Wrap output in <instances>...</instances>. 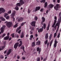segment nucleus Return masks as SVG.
Instances as JSON below:
<instances>
[{"instance_id":"obj_54","label":"nucleus","mask_w":61,"mask_h":61,"mask_svg":"<svg viewBox=\"0 0 61 61\" xmlns=\"http://www.w3.org/2000/svg\"><path fill=\"white\" fill-rule=\"evenodd\" d=\"M54 19L55 20H57V17L56 16H55L54 17Z\"/></svg>"},{"instance_id":"obj_56","label":"nucleus","mask_w":61,"mask_h":61,"mask_svg":"<svg viewBox=\"0 0 61 61\" xmlns=\"http://www.w3.org/2000/svg\"><path fill=\"white\" fill-rule=\"evenodd\" d=\"M21 30H19V31H18V33H19V34H20L21 33Z\"/></svg>"},{"instance_id":"obj_30","label":"nucleus","mask_w":61,"mask_h":61,"mask_svg":"<svg viewBox=\"0 0 61 61\" xmlns=\"http://www.w3.org/2000/svg\"><path fill=\"white\" fill-rule=\"evenodd\" d=\"M42 21H43L45 22L46 20L45 19V18L44 17H42Z\"/></svg>"},{"instance_id":"obj_27","label":"nucleus","mask_w":61,"mask_h":61,"mask_svg":"<svg viewBox=\"0 0 61 61\" xmlns=\"http://www.w3.org/2000/svg\"><path fill=\"white\" fill-rule=\"evenodd\" d=\"M46 25L45 23H44L43 24V28L44 29H45L46 28Z\"/></svg>"},{"instance_id":"obj_14","label":"nucleus","mask_w":61,"mask_h":61,"mask_svg":"<svg viewBox=\"0 0 61 61\" xmlns=\"http://www.w3.org/2000/svg\"><path fill=\"white\" fill-rule=\"evenodd\" d=\"M0 11L4 12L5 11V10L3 8L1 7L0 8Z\"/></svg>"},{"instance_id":"obj_22","label":"nucleus","mask_w":61,"mask_h":61,"mask_svg":"<svg viewBox=\"0 0 61 61\" xmlns=\"http://www.w3.org/2000/svg\"><path fill=\"white\" fill-rule=\"evenodd\" d=\"M35 46V41H34V42H33L32 43V47H33Z\"/></svg>"},{"instance_id":"obj_13","label":"nucleus","mask_w":61,"mask_h":61,"mask_svg":"<svg viewBox=\"0 0 61 61\" xmlns=\"http://www.w3.org/2000/svg\"><path fill=\"white\" fill-rule=\"evenodd\" d=\"M40 9V7L39 6H36V7L35 12H36V11H37L38 10H39Z\"/></svg>"},{"instance_id":"obj_42","label":"nucleus","mask_w":61,"mask_h":61,"mask_svg":"<svg viewBox=\"0 0 61 61\" xmlns=\"http://www.w3.org/2000/svg\"><path fill=\"white\" fill-rule=\"evenodd\" d=\"M47 60V57H46L45 59H44L43 60V61H46Z\"/></svg>"},{"instance_id":"obj_36","label":"nucleus","mask_w":61,"mask_h":61,"mask_svg":"<svg viewBox=\"0 0 61 61\" xmlns=\"http://www.w3.org/2000/svg\"><path fill=\"white\" fill-rule=\"evenodd\" d=\"M57 33H54V38H55L56 36V34H57Z\"/></svg>"},{"instance_id":"obj_6","label":"nucleus","mask_w":61,"mask_h":61,"mask_svg":"<svg viewBox=\"0 0 61 61\" xmlns=\"http://www.w3.org/2000/svg\"><path fill=\"white\" fill-rule=\"evenodd\" d=\"M61 21V20L59 19H58V21L56 23V25L57 26H60V23Z\"/></svg>"},{"instance_id":"obj_37","label":"nucleus","mask_w":61,"mask_h":61,"mask_svg":"<svg viewBox=\"0 0 61 61\" xmlns=\"http://www.w3.org/2000/svg\"><path fill=\"white\" fill-rule=\"evenodd\" d=\"M8 15V14L7 13H5L4 14V17H6V16Z\"/></svg>"},{"instance_id":"obj_63","label":"nucleus","mask_w":61,"mask_h":61,"mask_svg":"<svg viewBox=\"0 0 61 61\" xmlns=\"http://www.w3.org/2000/svg\"><path fill=\"white\" fill-rule=\"evenodd\" d=\"M35 36H36V37H37L38 36V35L37 34H36L35 35Z\"/></svg>"},{"instance_id":"obj_31","label":"nucleus","mask_w":61,"mask_h":61,"mask_svg":"<svg viewBox=\"0 0 61 61\" xmlns=\"http://www.w3.org/2000/svg\"><path fill=\"white\" fill-rule=\"evenodd\" d=\"M53 42V40H52L51 41H50V46L51 47V46L52 45V43Z\"/></svg>"},{"instance_id":"obj_21","label":"nucleus","mask_w":61,"mask_h":61,"mask_svg":"<svg viewBox=\"0 0 61 61\" xmlns=\"http://www.w3.org/2000/svg\"><path fill=\"white\" fill-rule=\"evenodd\" d=\"M0 19L2 21H4L5 20V18L4 17H0Z\"/></svg>"},{"instance_id":"obj_19","label":"nucleus","mask_w":61,"mask_h":61,"mask_svg":"<svg viewBox=\"0 0 61 61\" xmlns=\"http://www.w3.org/2000/svg\"><path fill=\"white\" fill-rule=\"evenodd\" d=\"M24 37V33L22 32L21 33V35L20 36V38H22Z\"/></svg>"},{"instance_id":"obj_49","label":"nucleus","mask_w":61,"mask_h":61,"mask_svg":"<svg viewBox=\"0 0 61 61\" xmlns=\"http://www.w3.org/2000/svg\"><path fill=\"white\" fill-rule=\"evenodd\" d=\"M9 17H10V16H7L6 17V19L8 20L10 18Z\"/></svg>"},{"instance_id":"obj_7","label":"nucleus","mask_w":61,"mask_h":61,"mask_svg":"<svg viewBox=\"0 0 61 61\" xmlns=\"http://www.w3.org/2000/svg\"><path fill=\"white\" fill-rule=\"evenodd\" d=\"M5 43L4 42V46L2 47V46H0V51H1L2 50H3L5 48ZM2 47V48H1Z\"/></svg>"},{"instance_id":"obj_18","label":"nucleus","mask_w":61,"mask_h":61,"mask_svg":"<svg viewBox=\"0 0 61 61\" xmlns=\"http://www.w3.org/2000/svg\"><path fill=\"white\" fill-rule=\"evenodd\" d=\"M54 6V5L52 4H50L49 5V7L50 8H52Z\"/></svg>"},{"instance_id":"obj_41","label":"nucleus","mask_w":61,"mask_h":61,"mask_svg":"<svg viewBox=\"0 0 61 61\" xmlns=\"http://www.w3.org/2000/svg\"><path fill=\"white\" fill-rule=\"evenodd\" d=\"M40 50L39 47H37V51H38Z\"/></svg>"},{"instance_id":"obj_12","label":"nucleus","mask_w":61,"mask_h":61,"mask_svg":"<svg viewBox=\"0 0 61 61\" xmlns=\"http://www.w3.org/2000/svg\"><path fill=\"white\" fill-rule=\"evenodd\" d=\"M23 19V18L22 17H20L18 20V22H20L22 21Z\"/></svg>"},{"instance_id":"obj_29","label":"nucleus","mask_w":61,"mask_h":61,"mask_svg":"<svg viewBox=\"0 0 61 61\" xmlns=\"http://www.w3.org/2000/svg\"><path fill=\"white\" fill-rule=\"evenodd\" d=\"M52 34H50V36H49V39L50 40H51V38H52Z\"/></svg>"},{"instance_id":"obj_52","label":"nucleus","mask_w":61,"mask_h":61,"mask_svg":"<svg viewBox=\"0 0 61 61\" xmlns=\"http://www.w3.org/2000/svg\"><path fill=\"white\" fill-rule=\"evenodd\" d=\"M49 42H48L47 43V47H48L49 46Z\"/></svg>"},{"instance_id":"obj_53","label":"nucleus","mask_w":61,"mask_h":61,"mask_svg":"<svg viewBox=\"0 0 61 61\" xmlns=\"http://www.w3.org/2000/svg\"><path fill=\"white\" fill-rule=\"evenodd\" d=\"M33 37V35H31L30 36V38H32Z\"/></svg>"},{"instance_id":"obj_9","label":"nucleus","mask_w":61,"mask_h":61,"mask_svg":"<svg viewBox=\"0 0 61 61\" xmlns=\"http://www.w3.org/2000/svg\"><path fill=\"white\" fill-rule=\"evenodd\" d=\"M58 43L57 41H56V40H55L54 43V46L55 48H56L57 45V44Z\"/></svg>"},{"instance_id":"obj_34","label":"nucleus","mask_w":61,"mask_h":61,"mask_svg":"<svg viewBox=\"0 0 61 61\" xmlns=\"http://www.w3.org/2000/svg\"><path fill=\"white\" fill-rule=\"evenodd\" d=\"M26 23V22L22 23L21 24V26H23Z\"/></svg>"},{"instance_id":"obj_55","label":"nucleus","mask_w":61,"mask_h":61,"mask_svg":"<svg viewBox=\"0 0 61 61\" xmlns=\"http://www.w3.org/2000/svg\"><path fill=\"white\" fill-rule=\"evenodd\" d=\"M34 30V27H32V29H31V31H33V30Z\"/></svg>"},{"instance_id":"obj_28","label":"nucleus","mask_w":61,"mask_h":61,"mask_svg":"<svg viewBox=\"0 0 61 61\" xmlns=\"http://www.w3.org/2000/svg\"><path fill=\"white\" fill-rule=\"evenodd\" d=\"M46 0H42L41 1H40V2L41 3H45L46 2Z\"/></svg>"},{"instance_id":"obj_60","label":"nucleus","mask_w":61,"mask_h":61,"mask_svg":"<svg viewBox=\"0 0 61 61\" xmlns=\"http://www.w3.org/2000/svg\"><path fill=\"white\" fill-rule=\"evenodd\" d=\"M60 0H57V2L58 3H60Z\"/></svg>"},{"instance_id":"obj_16","label":"nucleus","mask_w":61,"mask_h":61,"mask_svg":"<svg viewBox=\"0 0 61 61\" xmlns=\"http://www.w3.org/2000/svg\"><path fill=\"white\" fill-rule=\"evenodd\" d=\"M9 38V36H6V37H5L4 38V40H8Z\"/></svg>"},{"instance_id":"obj_11","label":"nucleus","mask_w":61,"mask_h":61,"mask_svg":"<svg viewBox=\"0 0 61 61\" xmlns=\"http://www.w3.org/2000/svg\"><path fill=\"white\" fill-rule=\"evenodd\" d=\"M43 29V26L42 27V28H40V29H39L38 30V33H40V32H42Z\"/></svg>"},{"instance_id":"obj_64","label":"nucleus","mask_w":61,"mask_h":61,"mask_svg":"<svg viewBox=\"0 0 61 61\" xmlns=\"http://www.w3.org/2000/svg\"><path fill=\"white\" fill-rule=\"evenodd\" d=\"M22 59H23L24 60L25 59V57H22Z\"/></svg>"},{"instance_id":"obj_10","label":"nucleus","mask_w":61,"mask_h":61,"mask_svg":"<svg viewBox=\"0 0 61 61\" xmlns=\"http://www.w3.org/2000/svg\"><path fill=\"white\" fill-rule=\"evenodd\" d=\"M19 44V42H17L16 43H15V45H14V48L15 49H16L18 47V45Z\"/></svg>"},{"instance_id":"obj_33","label":"nucleus","mask_w":61,"mask_h":61,"mask_svg":"<svg viewBox=\"0 0 61 61\" xmlns=\"http://www.w3.org/2000/svg\"><path fill=\"white\" fill-rule=\"evenodd\" d=\"M20 49H23V50H24V49H25V47H24V46L22 45Z\"/></svg>"},{"instance_id":"obj_23","label":"nucleus","mask_w":61,"mask_h":61,"mask_svg":"<svg viewBox=\"0 0 61 61\" xmlns=\"http://www.w3.org/2000/svg\"><path fill=\"white\" fill-rule=\"evenodd\" d=\"M48 6V4L47 2H46L45 4L44 7L45 8H46Z\"/></svg>"},{"instance_id":"obj_35","label":"nucleus","mask_w":61,"mask_h":61,"mask_svg":"<svg viewBox=\"0 0 61 61\" xmlns=\"http://www.w3.org/2000/svg\"><path fill=\"white\" fill-rule=\"evenodd\" d=\"M48 40H46V41H45V45H46L48 43Z\"/></svg>"},{"instance_id":"obj_43","label":"nucleus","mask_w":61,"mask_h":61,"mask_svg":"<svg viewBox=\"0 0 61 61\" xmlns=\"http://www.w3.org/2000/svg\"><path fill=\"white\" fill-rule=\"evenodd\" d=\"M60 33H59L57 36V38H59L60 37Z\"/></svg>"},{"instance_id":"obj_51","label":"nucleus","mask_w":61,"mask_h":61,"mask_svg":"<svg viewBox=\"0 0 61 61\" xmlns=\"http://www.w3.org/2000/svg\"><path fill=\"white\" fill-rule=\"evenodd\" d=\"M6 35V34H3V35L2 36V37L3 38Z\"/></svg>"},{"instance_id":"obj_32","label":"nucleus","mask_w":61,"mask_h":61,"mask_svg":"<svg viewBox=\"0 0 61 61\" xmlns=\"http://www.w3.org/2000/svg\"><path fill=\"white\" fill-rule=\"evenodd\" d=\"M34 19L35 21H37L38 20V17L36 16H35Z\"/></svg>"},{"instance_id":"obj_39","label":"nucleus","mask_w":61,"mask_h":61,"mask_svg":"<svg viewBox=\"0 0 61 61\" xmlns=\"http://www.w3.org/2000/svg\"><path fill=\"white\" fill-rule=\"evenodd\" d=\"M11 36H12V38H14V33H13L11 34Z\"/></svg>"},{"instance_id":"obj_44","label":"nucleus","mask_w":61,"mask_h":61,"mask_svg":"<svg viewBox=\"0 0 61 61\" xmlns=\"http://www.w3.org/2000/svg\"><path fill=\"white\" fill-rule=\"evenodd\" d=\"M31 12V10H30L29 9H28V14H30Z\"/></svg>"},{"instance_id":"obj_26","label":"nucleus","mask_w":61,"mask_h":61,"mask_svg":"<svg viewBox=\"0 0 61 61\" xmlns=\"http://www.w3.org/2000/svg\"><path fill=\"white\" fill-rule=\"evenodd\" d=\"M36 43L38 45H39L41 44V42L40 41H38L36 42Z\"/></svg>"},{"instance_id":"obj_62","label":"nucleus","mask_w":61,"mask_h":61,"mask_svg":"<svg viewBox=\"0 0 61 61\" xmlns=\"http://www.w3.org/2000/svg\"><path fill=\"white\" fill-rule=\"evenodd\" d=\"M43 58L42 56L41 57V60H42L43 59Z\"/></svg>"},{"instance_id":"obj_38","label":"nucleus","mask_w":61,"mask_h":61,"mask_svg":"<svg viewBox=\"0 0 61 61\" xmlns=\"http://www.w3.org/2000/svg\"><path fill=\"white\" fill-rule=\"evenodd\" d=\"M40 57H38L37 58V60L36 61H40Z\"/></svg>"},{"instance_id":"obj_61","label":"nucleus","mask_w":61,"mask_h":61,"mask_svg":"<svg viewBox=\"0 0 61 61\" xmlns=\"http://www.w3.org/2000/svg\"><path fill=\"white\" fill-rule=\"evenodd\" d=\"M48 10H47L46 11V14H47L48 13Z\"/></svg>"},{"instance_id":"obj_17","label":"nucleus","mask_w":61,"mask_h":61,"mask_svg":"<svg viewBox=\"0 0 61 61\" xmlns=\"http://www.w3.org/2000/svg\"><path fill=\"white\" fill-rule=\"evenodd\" d=\"M48 33H46L45 34V38L46 39H48Z\"/></svg>"},{"instance_id":"obj_58","label":"nucleus","mask_w":61,"mask_h":61,"mask_svg":"<svg viewBox=\"0 0 61 61\" xmlns=\"http://www.w3.org/2000/svg\"><path fill=\"white\" fill-rule=\"evenodd\" d=\"M45 22L44 21H42L41 22V23L42 25H43L44 23V22Z\"/></svg>"},{"instance_id":"obj_15","label":"nucleus","mask_w":61,"mask_h":61,"mask_svg":"<svg viewBox=\"0 0 61 61\" xmlns=\"http://www.w3.org/2000/svg\"><path fill=\"white\" fill-rule=\"evenodd\" d=\"M5 28V27H2L1 28V32L2 33H3L4 32V29Z\"/></svg>"},{"instance_id":"obj_25","label":"nucleus","mask_w":61,"mask_h":61,"mask_svg":"<svg viewBox=\"0 0 61 61\" xmlns=\"http://www.w3.org/2000/svg\"><path fill=\"white\" fill-rule=\"evenodd\" d=\"M59 18L58 19H60L61 20V12H60L59 13Z\"/></svg>"},{"instance_id":"obj_59","label":"nucleus","mask_w":61,"mask_h":61,"mask_svg":"<svg viewBox=\"0 0 61 61\" xmlns=\"http://www.w3.org/2000/svg\"><path fill=\"white\" fill-rule=\"evenodd\" d=\"M11 39L12 38L11 37H10V38L9 39V41H10L11 40Z\"/></svg>"},{"instance_id":"obj_45","label":"nucleus","mask_w":61,"mask_h":61,"mask_svg":"<svg viewBox=\"0 0 61 61\" xmlns=\"http://www.w3.org/2000/svg\"><path fill=\"white\" fill-rule=\"evenodd\" d=\"M54 21L53 23L54 24H56V21H57L56 20H54Z\"/></svg>"},{"instance_id":"obj_40","label":"nucleus","mask_w":61,"mask_h":61,"mask_svg":"<svg viewBox=\"0 0 61 61\" xmlns=\"http://www.w3.org/2000/svg\"><path fill=\"white\" fill-rule=\"evenodd\" d=\"M18 26V24H16V25H14V28H15L17 27Z\"/></svg>"},{"instance_id":"obj_48","label":"nucleus","mask_w":61,"mask_h":61,"mask_svg":"<svg viewBox=\"0 0 61 61\" xmlns=\"http://www.w3.org/2000/svg\"><path fill=\"white\" fill-rule=\"evenodd\" d=\"M43 10H44V9L43 8H41L40 10V11L41 12H43Z\"/></svg>"},{"instance_id":"obj_5","label":"nucleus","mask_w":61,"mask_h":61,"mask_svg":"<svg viewBox=\"0 0 61 61\" xmlns=\"http://www.w3.org/2000/svg\"><path fill=\"white\" fill-rule=\"evenodd\" d=\"M36 22L35 21H33L31 22L30 23L31 25L33 27H35L36 26Z\"/></svg>"},{"instance_id":"obj_47","label":"nucleus","mask_w":61,"mask_h":61,"mask_svg":"<svg viewBox=\"0 0 61 61\" xmlns=\"http://www.w3.org/2000/svg\"><path fill=\"white\" fill-rule=\"evenodd\" d=\"M11 13V11L10 10L8 12V14H10Z\"/></svg>"},{"instance_id":"obj_3","label":"nucleus","mask_w":61,"mask_h":61,"mask_svg":"<svg viewBox=\"0 0 61 61\" xmlns=\"http://www.w3.org/2000/svg\"><path fill=\"white\" fill-rule=\"evenodd\" d=\"M16 12L15 10H13V12H12V13L11 14V18H13V20L14 21H15V19L14 17V16Z\"/></svg>"},{"instance_id":"obj_8","label":"nucleus","mask_w":61,"mask_h":61,"mask_svg":"<svg viewBox=\"0 0 61 61\" xmlns=\"http://www.w3.org/2000/svg\"><path fill=\"white\" fill-rule=\"evenodd\" d=\"M11 51H12V49H10L9 51H8V52L7 53V55H5V56H7V57L8 56V55H9L11 53Z\"/></svg>"},{"instance_id":"obj_2","label":"nucleus","mask_w":61,"mask_h":61,"mask_svg":"<svg viewBox=\"0 0 61 61\" xmlns=\"http://www.w3.org/2000/svg\"><path fill=\"white\" fill-rule=\"evenodd\" d=\"M5 23H6V25H7V26L9 28H10L12 24V23L11 21L7 22V21H6L5 22Z\"/></svg>"},{"instance_id":"obj_4","label":"nucleus","mask_w":61,"mask_h":61,"mask_svg":"<svg viewBox=\"0 0 61 61\" xmlns=\"http://www.w3.org/2000/svg\"><path fill=\"white\" fill-rule=\"evenodd\" d=\"M59 6V4H56V6H54V9L56 10H58Z\"/></svg>"},{"instance_id":"obj_57","label":"nucleus","mask_w":61,"mask_h":61,"mask_svg":"<svg viewBox=\"0 0 61 61\" xmlns=\"http://www.w3.org/2000/svg\"><path fill=\"white\" fill-rule=\"evenodd\" d=\"M49 30V27H47V30L48 31Z\"/></svg>"},{"instance_id":"obj_24","label":"nucleus","mask_w":61,"mask_h":61,"mask_svg":"<svg viewBox=\"0 0 61 61\" xmlns=\"http://www.w3.org/2000/svg\"><path fill=\"white\" fill-rule=\"evenodd\" d=\"M20 44H19V47H20L22 45V42L21 41H20Z\"/></svg>"},{"instance_id":"obj_50","label":"nucleus","mask_w":61,"mask_h":61,"mask_svg":"<svg viewBox=\"0 0 61 61\" xmlns=\"http://www.w3.org/2000/svg\"><path fill=\"white\" fill-rule=\"evenodd\" d=\"M30 34H33V31H30Z\"/></svg>"},{"instance_id":"obj_1","label":"nucleus","mask_w":61,"mask_h":61,"mask_svg":"<svg viewBox=\"0 0 61 61\" xmlns=\"http://www.w3.org/2000/svg\"><path fill=\"white\" fill-rule=\"evenodd\" d=\"M24 4V2L23 0H20L19 1V3H18L16 4V6L15 8V9L17 10L19 9L18 6H20L21 5H23Z\"/></svg>"},{"instance_id":"obj_46","label":"nucleus","mask_w":61,"mask_h":61,"mask_svg":"<svg viewBox=\"0 0 61 61\" xmlns=\"http://www.w3.org/2000/svg\"><path fill=\"white\" fill-rule=\"evenodd\" d=\"M56 24H55L54 23H53V25H52V28H54V27L55 25Z\"/></svg>"},{"instance_id":"obj_20","label":"nucleus","mask_w":61,"mask_h":61,"mask_svg":"<svg viewBox=\"0 0 61 61\" xmlns=\"http://www.w3.org/2000/svg\"><path fill=\"white\" fill-rule=\"evenodd\" d=\"M0 19L2 21H4L5 20V18L4 17H0Z\"/></svg>"}]
</instances>
